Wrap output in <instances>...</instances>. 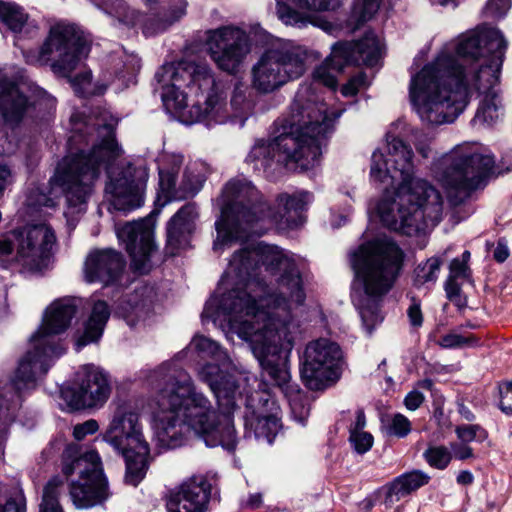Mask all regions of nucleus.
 I'll return each instance as SVG.
<instances>
[{
    "label": "nucleus",
    "mask_w": 512,
    "mask_h": 512,
    "mask_svg": "<svg viewBox=\"0 0 512 512\" xmlns=\"http://www.w3.org/2000/svg\"><path fill=\"white\" fill-rule=\"evenodd\" d=\"M62 472L66 477L78 475L70 484V497L77 508H90L108 498V481L97 451L81 452L78 445H68L62 455Z\"/></svg>",
    "instance_id": "17"
},
{
    "label": "nucleus",
    "mask_w": 512,
    "mask_h": 512,
    "mask_svg": "<svg viewBox=\"0 0 512 512\" xmlns=\"http://www.w3.org/2000/svg\"><path fill=\"white\" fill-rule=\"evenodd\" d=\"M198 210L195 203L182 206L167 223L166 248L171 255L178 254L190 246Z\"/></svg>",
    "instance_id": "27"
},
{
    "label": "nucleus",
    "mask_w": 512,
    "mask_h": 512,
    "mask_svg": "<svg viewBox=\"0 0 512 512\" xmlns=\"http://www.w3.org/2000/svg\"><path fill=\"white\" fill-rule=\"evenodd\" d=\"M125 261L122 255L113 249L94 250L86 258L84 273L88 282L109 284L122 272Z\"/></svg>",
    "instance_id": "26"
},
{
    "label": "nucleus",
    "mask_w": 512,
    "mask_h": 512,
    "mask_svg": "<svg viewBox=\"0 0 512 512\" xmlns=\"http://www.w3.org/2000/svg\"><path fill=\"white\" fill-rule=\"evenodd\" d=\"M499 117L498 104L495 96L487 95L477 109L473 121L475 123L492 124Z\"/></svg>",
    "instance_id": "37"
},
{
    "label": "nucleus",
    "mask_w": 512,
    "mask_h": 512,
    "mask_svg": "<svg viewBox=\"0 0 512 512\" xmlns=\"http://www.w3.org/2000/svg\"><path fill=\"white\" fill-rule=\"evenodd\" d=\"M418 386L425 390H431L433 387V381L431 379H423L418 382Z\"/></svg>",
    "instance_id": "63"
},
{
    "label": "nucleus",
    "mask_w": 512,
    "mask_h": 512,
    "mask_svg": "<svg viewBox=\"0 0 512 512\" xmlns=\"http://www.w3.org/2000/svg\"><path fill=\"white\" fill-rule=\"evenodd\" d=\"M332 126L327 105L317 101L308 88H302L282 120V132L270 141H257L246 161L253 164L254 171H265L273 162L294 163L303 171L314 168L320 163L323 140Z\"/></svg>",
    "instance_id": "6"
},
{
    "label": "nucleus",
    "mask_w": 512,
    "mask_h": 512,
    "mask_svg": "<svg viewBox=\"0 0 512 512\" xmlns=\"http://www.w3.org/2000/svg\"><path fill=\"white\" fill-rule=\"evenodd\" d=\"M56 247V232L50 224L16 227L0 237V267L17 265L26 272H42L50 266Z\"/></svg>",
    "instance_id": "13"
},
{
    "label": "nucleus",
    "mask_w": 512,
    "mask_h": 512,
    "mask_svg": "<svg viewBox=\"0 0 512 512\" xmlns=\"http://www.w3.org/2000/svg\"><path fill=\"white\" fill-rule=\"evenodd\" d=\"M416 151L424 158L427 159L432 153V147L429 141H418L416 143Z\"/></svg>",
    "instance_id": "58"
},
{
    "label": "nucleus",
    "mask_w": 512,
    "mask_h": 512,
    "mask_svg": "<svg viewBox=\"0 0 512 512\" xmlns=\"http://www.w3.org/2000/svg\"><path fill=\"white\" fill-rule=\"evenodd\" d=\"M441 267V260L431 257L420 263L414 271V284L421 286L427 283H435Z\"/></svg>",
    "instance_id": "35"
},
{
    "label": "nucleus",
    "mask_w": 512,
    "mask_h": 512,
    "mask_svg": "<svg viewBox=\"0 0 512 512\" xmlns=\"http://www.w3.org/2000/svg\"><path fill=\"white\" fill-rule=\"evenodd\" d=\"M64 492V484L59 477H53L44 487L39 512H63L59 496Z\"/></svg>",
    "instance_id": "34"
},
{
    "label": "nucleus",
    "mask_w": 512,
    "mask_h": 512,
    "mask_svg": "<svg viewBox=\"0 0 512 512\" xmlns=\"http://www.w3.org/2000/svg\"><path fill=\"white\" fill-rule=\"evenodd\" d=\"M209 485L203 477H193L171 493L168 512H205L209 500Z\"/></svg>",
    "instance_id": "25"
},
{
    "label": "nucleus",
    "mask_w": 512,
    "mask_h": 512,
    "mask_svg": "<svg viewBox=\"0 0 512 512\" xmlns=\"http://www.w3.org/2000/svg\"><path fill=\"white\" fill-rule=\"evenodd\" d=\"M423 401V394L417 390H413L406 395L404 405L408 410L415 411L422 405Z\"/></svg>",
    "instance_id": "51"
},
{
    "label": "nucleus",
    "mask_w": 512,
    "mask_h": 512,
    "mask_svg": "<svg viewBox=\"0 0 512 512\" xmlns=\"http://www.w3.org/2000/svg\"><path fill=\"white\" fill-rule=\"evenodd\" d=\"M77 383L61 391L62 398L72 409L102 406L110 395L107 376L98 367L87 364L76 374Z\"/></svg>",
    "instance_id": "23"
},
{
    "label": "nucleus",
    "mask_w": 512,
    "mask_h": 512,
    "mask_svg": "<svg viewBox=\"0 0 512 512\" xmlns=\"http://www.w3.org/2000/svg\"><path fill=\"white\" fill-rule=\"evenodd\" d=\"M385 428L388 435L404 438L411 432L412 424L406 416L397 413L387 420Z\"/></svg>",
    "instance_id": "39"
},
{
    "label": "nucleus",
    "mask_w": 512,
    "mask_h": 512,
    "mask_svg": "<svg viewBox=\"0 0 512 512\" xmlns=\"http://www.w3.org/2000/svg\"><path fill=\"white\" fill-rule=\"evenodd\" d=\"M28 15L23 8L12 2L0 0V20L14 33L22 30Z\"/></svg>",
    "instance_id": "33"
},
{
    "label": "nucleus",
    "mask_w": 512,
    "mask_h": 512,
    "mask_svg": "<svg viewBox=\"0 0 512 512\" xmlns=\"http://www.w3.org/2000/svg\"><path fill=\"white\" fill-rule=\"evenodd\" d=\"M476 342L477 340L473 336L465 337L459 334L450 333L441 338L440 346L443 348H457L472 345Z\"/></svg>",
    "instance_id": "45"
},
{
    "label": "nucleus",
    "mask_w": 512,
    "mask_h": 512,
    "mask_svg": "<svg viewBox=\"0 0 512 512\" xmlns=\"http://www.w3.org/2000/svg\"><path fill=\"white\" fill-rule=\"evenodd\" d=\"M246 86L240 82L235 84L231 98V108L235 116H243L250 109V103L246 100Z\"/></svg>",
    "instance_id": "42"
},
{
    "label": "nucleus",
    "mask_w": 512,
    "mask_h": 512,
    "mask_svg": "<svg viewBox=\"0 0 512 512\" xmlns=\"http://www.w3.org/2000/svg\"><path fill=\"white\" fill-rule=\"evenodd\" d=\"M354 84H357L359 88L364 87L366 85V75L364 73H359L350 79Z\"/></svg>",
    "instance_id": "62"
},
{
    "label": "nucleus",
    "mask_w": 512,
    "mask_h": 512,
    "mask_svg": "<svg viewBox=\"0 0 512 512\" xmlns=\"http://www.w3.org/2000/svg\"><path fill=\"white\" fill-rule=\"evenodd\" d=\"M509 255H510V251H509L506 241L504 239L498 240L497 245L493 251L494 259L497 262L502 263L509 257Z\"/></svg>",
    "instance_id": "55"
},
{
    "label": "nucleus",
    "mask_w": 512,
    "mask_h": 512,
    "mask_svg": "<svg viewBox=\"0 0 512 512\" xmlns=\"http://www.w3.org/2000/svg\"><path fill=\"white\" fill-rule=\"evenodd\" d=\"M206 46L218 68L228 73H235L250 52L247 34L234 27L208 31Z\"/></svg>",
    "instance_id": "22"
},
{
    "label": "nucleus",
    "mask_w": 512,
    "mask_h": 512,
    "mask_svg": "<svg viewBox=\"0 0 512 512\" xmlns=\"http://www.w3.org/2000/svg\"><path fill=\"white\" fill-rule=\"evenodd\" d=\"M366 425V417L362 410L356 412L355 422L350 426V434L364 431Z\"/></svg>",
    "instance_id": "57"
},
{
    "label": "nucleus",
    "mask_w": 512,
    "mask_h": 512,
    "mask_svg": "<svg viewBox=\"0 0 512 512\" xmlns=\"http://www.w3.org/2000/svg\"><path fill=\"white\" fill-rule=\"evenodd\" d=\"M281 331L282 333L270 338L254 334L253 341L249 343L262 369L287 397L293 418L304 425L309 417L310 407L305 403L298 385L291 382L288 365V356L294 346L295 333H289L288 328L285 327Z\"/></svg>",
    "instance_id": "14"
},
{
    "label": "nucleus",
    "mask_w": 512,
    "mask_h": 512,
    "mask_svg": "<svg viewBox=\"0 0 512 512\" xmlns=\"http://www.w3.org/2000/svg\"><path fill=\"white\" fill-rule=\"evenodd\" d=\"M308 191L287 193L277 197L278 210L274 211L260 191L246 178L230 180L219 198L221 217L216 221L217 238L213 249L243 241L251 235H262L273 224L294 227L299 225L301 213L312 203Z\"/></svg>",
    "instance_id": "7"
},
{
    "label": "nucleus",
    "mask_w": 512,
    "mask_h": 512,
    "mask_svg": "<svg viewBox=\"0 0 512 512\" xmlns=\"http://www.w3.org/2000/svg\"><path fill=\"white\" fill-rule=\"evenodd\" d=\"M42 101L50 106L55 102L35 83L23 79L12 81L0 70V115L7 125H19Z\"/></svg>",
    "instance_id": "20"
},
{
    "label": "nucleus",
    "mask_w": 512,
    "mask_h": 512,
    "mask_svg": "<svg viewBox=\"0 0 512 512\" xmlns=\"http://www.w3.org/2000/svg\"><path fill=\"white\" fill-rule=\"evenodd\" d=\"M301 258L275 245L253 243L235 252L217 294L205 304L202 319L226 322L228 333L251 342L288 328L295 333L293 311L306 299Z\"/></svg>",
    "instance_id": "1"
},
{
    "label": "nucleus",
    "mask_w": 512,
    "mask_h": 512,
    "mask_svg": "<svg viewBox=\"0 0 512 512\" xmlns=\"http://www.w3.org/2000/svg\"><path fill=\"white\" fill-rule=\"evenodd\" d=\"M342 351L327 339L310 341L301 360V378L310 390H322L336 382L341 375Z\"/></svg>",
    "instance_id": "19"
},
{
    "label": "nucleus",
    "mask_w": 512,
    "mask_h": 512,
    "mask_svg": "<svg viewBox=\"0 0 512 512\" xmlns=\"http://www.w3.org/2000/svg\"><path fill=\"white\" fill-rule=\"evenodd\" d=\"M408 318L412 326L419 327L422 325L423 316L420 308V303L413 300L412 304L407 310Z\"/></svg>",
    "instance_id": "52"
},
{
    "label": "nucleus",
    "mask_w": 512,
    "mask_h": 512,
    "mask_svg": "<svg viewBox=\"0 0 512 512\" xmlns=\"http://www.w3.org/2000/svg\"><path fill=\"white\" fill-rule=\"evenodd\" d=\"M294 6L301 10L310 12L335 10L342 0H289Z\"/></svg>",
    "instance_id": "41"
},
{
    "label": "nucleus",
    "mask_w": 512,
    "mask_h": 512,
    "mask_svg": "<svg viewBox=\"0 0 512 512\" xmlns=\"http://www.w3.org/2000/svg\"><path fill=\"white\" fill-rule=\"evenodd\" d=\"M508 42L502 32L482 27L443 45L433 61L411 76L409 99L421 122L453 123L477 92L498 79Z\"/></svg>",
    "instance_id": "4"
},
{
    "label": "nucleus",
    "mask_w": 512,
    "mask_h": 512,
    "mask_svg": "<svg viewBox=\"0 0 512 512\" xmlns=\"http://www.w3.org/2000/svg\"><path fill=\"white\" fill-rule=\"evenodd\" d=\"M359 89L360 88L357 86V84H354L352 81L349 80L348 83L342 87L341 91L344 96L349 97L356 95Z\"/></svg>",
    "instance_id": "60"
},
{
    "label": "nucleus",
    "mask_w": 512,
    "mask_h": 512,
    "mask_svg": "<svg viewBox=\"0 0 512 512\" xmlns=\"http://www.w3.org/2000/svg\"><path fill=\"white\" fill-rule=\"evenodd\" d=\"M99 429V425L96 420L90 419L84 423L78 424L73 429V436L77 440L84 439L87 435L94 434Z\"/></svg>",
    "instance_id": "48"
},
{
    "label": "nucleus",
    "mask_w": 512,
    "mask_h": 512,
    "mask_svg": "<svg viewBox=\"0 0 512 512\" xmlns=\"http://www.w3.org/2000/svg\"><path fill=\"white\" fill-rule=\"evenodd\" d=\"M186 14V3L180 0L168 10L150 14L144 21L142 31L147 37L166 31L174 22Z\"/></svg>",
    "instance_id": "31"
},
{
    "label": "nucleus",
    "mask_w": 512,
    "mask_h": 512,
    "mask_svg": "<svg viewBox=\"0 0 512 512\" xmlns=\"http://www.w3.org/2000/svg\"><path fill=\"white\" fill-rule=\"evenodd\" d=\"M103 440L125 458V481L137 486L146 474L150 450L136 403L125 402L116 407Z\"/></svg>",
    "instance_id": "16"
},
{
    "label": "nucleus",
    "mask_w": 512,
    "mask_h": 512,
    "mask_svg": "<svg viewBox=\"0 0 512 512\" xmlns=\"http://www.w3.org/2000/svg\"><path fill=\"white\" fill-rule=\"evenodd\" d=\"M183 163V157L175 154H165L159 160V189L156 202L160 206L174 200L186 199L195 195L201 188L203 179L195 174V169L187 167L182 180L178 182L177 175Z\"/></svg>",
    "instance_id": "21"
},
{
    "label": "nucleus",
    "mask_w": 512,
    "mask_h": 512,
    "mask_svg": "<svg viewBox=\"0 0 512 512\" xmlns=\"http://www.w3.org/2000/svg\"><path fill=\"white\" fill-rule=\"evenodd\" d=\"M449 269L450 277L465 278L468 276V265L464 261H460L459 258H455L451 261Z\"/></svg>",
    "instance_id": "50"
},
{
    "label": "nucleus",
    "mask_w": 512,
    "mask_h": 512,
    "mask_svg": "<svg viewBox=\"0 0 512 512\" xmlns=\"http://www.w3.org/2000/svg\"><path fill=\"white\" fill-rule=\"evenodd\" d=\"M494 156L476 144L457 145L432 164V175L451 196L463 201L485 184L492 173Z\"/></svg>",
    "instance_id": "12"
},
{
    "label": "nucleus",
    "mask_w": 512,
    "mask_h": 512,
    "mask_svg": "<svg viewBox=\"0 0 512 512\" xmlns=\"http://www.w3.org/2000/svg\"><path fill=\"white\" fill-rule=\"evenodd\" d=\"M118 239L125 244L132 268L143 274L150 269V257L155 249L154 226L150 218L127 222L116 228Z\"/></svg>",
    "instance_id": "24"
},
{
    "label": "nucleus",
    "mask_w": 512,
    "mask_h": 512,
    "mask_svg": "<svg viewBox=\"0 0 512 512\" xmlns=\"http://www.w3.org/2000/svg\"><path fill=\"white\" fill-rule=\"evenodd\" d=\"M109 317L110 309L107 303L102 300L96 301L85 323L84 332L76 341L77 351H80L90 343L97 342L101 338Z\"/></svg>",
    "instance_id": "30"
},
{
    "label": "nucleus",
    "mask_w": 512,
    "mask_h": 512,
    "mask_svg": "<svg viewBox=\"0 0 512 512\" xmlns=\"http://www.w3.org/2000/svg\"><path fill=\"white\" fill-rule=\"evenodd\" d=\"M14 176L12 170L6 165H0V196L13 183Z\"/></svg>",
    "instance_id": "53"
},
{
    "label": "nucleus",
    "mask_w": 512,
    "mask_h": 512,
    "mask_svg": "<svg viewBox=\"0 0 512 512\" xmlns=\"http://www.w3.org/2000/svg\"><path fill=\"white\" fill-rule=\"evenodd\" d=\"M308 49L290 39L277 38L263 50L251 68V86L259 94L273 93L302 77Z\"/></svg>",
    "instance_id": "15"
},
{
    "label": "nucleus",
    "mask_w": 512,
    "mask_h": 512,
    "mask_svg": "<svg viewBox=\"0 0 512 512\" xmlns=\"http://www.w3.org/2000/svg\"><path fill=\"white\" fill-rule=\"evenodd\" d=\"M387 154L373 152L370 178L385 185L378 204L384 226L407 236L435 227L442 219L443 198L426 180L413 177V151L403 140L387 138Z\"/></svg>",
    "instance_id": "5"
},
{
    "label": "nucleus",
    "mask_w": 512,
    "mask_h": 512,
    "mask_svg": "<svg viewBox=\"0 0 512 512\" xmlns=\"http://www.w3.org/2000/svg\"><path fill=\"white\" fill-rule=\"evenodd\" d=\"M262 504V495L260 493L251 494L247 500V506L258 508Z\"/></svg>",
    "instance_id": "61"
},
{
    "label": "nucleus",
    "mask_w": 512,
    "mask_h": 512,
    "mask_svg": "<svg viewBox=\"0 0 512 512\" xmlns=\"http://www.w3.org/2000/svg\"><path fill=\"white\" fill-rule=\"evenodd\" d=\"M167 109L192 124H223L231 118L224 85L206 64L189 61L164 64L155 74Z\"/></svg>",
    "instance_id": "9"
},
{
    "label": "nucleus",
    "mask_w": 512,
    "mask_h": 512,
    "mask_svg": "<svg viewBox=\"0 0 512 512\" xmlns=\"http://www.w3.org/2000/svg\"><path fill=\"white\" fill-rule=\"evenodd\" d=\"M77 311L76 300L64 297L53 301L45 310L42 324L31 337L29 349L19 359L9 382L0 391V463L4 459V442L9 423L21 406L24 393L33 390L55 359L65 353L56 338L70 326Z\"/></svg>",
    "instance_id": "8"
},
{
    "label": "nucleus",
    "mask_w": 512,
    "mask_h": 512,
    "mask_svg": "<svg viewBox=\"0 0 512 512\" xmlns=\"http://www.w3.org/2000/svg\"><path fill=\"white\" fill-rule=\"evenodd\" d=\"M89 51V44L80 29L73 24L57 23L51 27L40 49L28 51L24 56L28 64L50 65L55 74L69 77L75 93L83 95L90 85L91 73L83 72L73 78L71 74Z\"/></svg>",
    "instance_id": "11"
},
{
    "label": "nucleus",
    "mask_w": 512,
    "mask_h": 512,
    "mask_svg": "<svg viewBox=\"0 0 512 512\" xmlns=\"http://www.w3.org/2000/svg\"><path fill=\"white\" fill-rule=\"evenodd\" d=\"M276 13L278 18L285 24L296 27H304L307 24V18L301 13L291 8L283 1H277Z\"/></svg>",
    "instance_id": "38"
},
{
    "label": "nucleus",
    "mask_w": 512,
    "mask_h": 512,
    "mask_svg": "<svg viewBox=\"0 0 512 512\" xmlns=\"http://www.w3.org/2000/svg\"><path fill=\"white\" fill-rule=\"evenodd\" d=\"M25 501L22 495L10 498L5 504L0 503V512H25Z\"/></svg>",
    "instance_id": "49"
},
{
    "label": "nucleus",
    "mask_w": 512,
    "mask_h": 512,
    "mask_svg": "<svg viewBox=\"0 0 512 512\" xmlns=\"http://www.w3.org/2000/svg\"><path fill=\"white\" fill-rule=\"evenodd\" d=\"M189 349L211 357L217 363H207L198 370V377L214 393L218 414L209 399L195 390L190 375L178 364V359L162 363L149 376L156 390L152 415L156 436L161 446L174 449L184 445L194 434L208 447L236 448L237 437L232 414L243 397V378L234 373L233 364L220 345L205 336H195Z\"/></svg>",
    "instance_id": "2"
},
{
    "label": "nucleus",
    "mask_w": 512,
    "mask_h": 512,
    "mask_svg": "<svg viewBox=\"0 0 512 512\" xmlns=\"http://www.w3.org/2000/svg\"><path fill=\"white\" fill-rule=\"evenodd\" d=\"M455 432L463 443L481 442L487 437V432L479 425H461L456 428Z\"/></svg>",
    "instance_id": "43"
},
{
    "label": "nucleus",
    "mask_w": 512,
    "mask_h": 512,
    "mask_svg": "<svg viewBox=\"0 0 512 512\" xmlns=\"http://www.w3.org/2000/svg\"><path fill=\"white\" fill-rule=\"evenodd\" d=\"M423 458L427 464L435 469H446L452 458V451L444 445H430L423 453Z\"/></svg>",
    "instance_id": "36"
},
{
    "label": "nucleus",
    "mask_w": 512,
    "mask_h": 512,
    "mask_svg": "<svg viewBox=\"0 0 512 512\" xmlns=\"http://www.w3.org/2000/svg\"><path fill=\"white\" fill-rule=\"evenodd\" d=\"M429 480L430 476L421 470H413L396 477L383 487L385 507L392 508L402 498L426 485Z\"/></svg>",
    "instance_id": "29"
},
{
    "label": "nucleus",
    "mask_w": 512,
    "mask_h": 512,
    "mask_svg": "<svg viewBox=\"0 0 512 512\" xmlns=\"http://www.w3.org/2000/svg\"><path fill=\"white\" fill-rule=\"evenodd\" d=\"M349 440L353 445L355 451L359 454H364L372 448L373 436L365 431L351 433Z\"/></svg>",
    "instance_id": "44"
},
{
    "label": "nucleus",
    "mask_w": 512,
    "mask_h": 512,
    "mask_svg": "<svg viewBox=\"0 0 512 512\" xmlns=\"http://www.w3.org/2000/svg\"><path fill=\"white\" fill-rule=\"evenodd\" d=\"M381 0H358L353 7L352 17L358 24L370 20L378 11Z\"/></svg>",
    "instance_id": "40"
},
{
    "label": "nucleus",
    "mask_w": 512,
    "mask_h": 512,
    "mask_svg": "<svg viewBox=\"0 0 512 512\" xmlns=\"http://www.w3.org/2000/svg\"><path fill=\"white\" fill-rule=\"evenodd\" d=\"M382 57V45L373 34L355 42H340L333 46L330 57L317 67L314 79L329 88L337 85L336 75L349 64L375 66Z\"/></svg>",
    "instance_id": "18"
},
{
    "label": "nucleus",
    "mask_w": 512,
    "mask_h": 512,
    "mask_svg": "<svg viewBox=\"0 0 512 512\" xmlns=\"http://www.w3.org/2000/svg\"><path fill=\"white\" fill-rule=\"evenodd\" d=\"M245 426L247 429L252 430L257 439H264L269 444L280 430V419L276 414L261 415L254 411L250 416L245 417Z\"/></svg>",
    "instance_id": "32"
},
{
    "label": "nucleus",
    "mask_w": 512,
    "mask_h": 512,
    "mask_svg": "<svg viewBox=\"0 0 512 512\" xmlns=\"http://www.w3.org/2000/svg\"><path fill=\"white\" fill-rule=\"evenodd\" d=\"M14 150H15L14 146L9 142L7 148L2 147L0 149V154L9 155V154H12L14 152Z\"/></svg>",
    "instance_id": "64"
},
{
    "label": "nucleus",
    "mask_w": 512,
    "mask_h": 512,
    "mask_svg": "<svg viewBox=\"0 0 512 512\" xmlns=\"http://www.w3.org/2000/svg\"><path fill=\"white\" fill-rule=\"evenodd\" d=\"M457 278L448 277L445 282V291L450 300H453L460 293V287L456 282Z\"/></svg>",
    "instance_id": "56"
},
{
    "label": "nucleus",
    "mask_w": 512,
    "mask_h": 512,
    "mask_svg": "<svg viewBox=\"0 0 512 512\" xmlns=\"http://www.w3.org/2000/svg\"><path fill=\"white\" fill-rule=\"evenodd\" d=\"M500 409L507 415H512V379L499 385Z\"/></svg>",
    "instance_id": "47"
},
{
    "label": "nucleus",
    "mask_w": 512,
    "mask_h": 512,
    "mask_svg": "<svg viewBox=\"0 0 512 512\" xmlns=\"http://www.w3.org/2000/svg\"><path fill=\"white\" fill-rule=\"evenodd\" d=\"M451 449L454 453V456L459 460H466V459L472 458L474 456L473 449L470 446H468L466 443L451 444Z\"/></svg>",
    "instance_id": "54"
},
{
    "label": "nucleus",
    "mask_w": 512,
    "mask_h": 512,
    "mask_svg": "<svg viewBox=\"0 0 512 512\" xmlns=\"http://www.w3.org/2000/svg\"><path fill=\"white\" fill-rule=\"evenodd\" d=\"M403 260V251L387 238L365 242L350 254L355 272L351 298L368 334L383 320L380 299L392 288Z\"/></svg>",
    "instance_id": "10"
},
{
    "label": "nucleus",
    "mask_w": 512,
    "mask_h": 512,
    "mask_svg": "<svg viewBox=\"0 0 512 512\" xmlns=\"http://www.w3.org/2000/svg\"><path fill=\"white\" fill-rule=\"evenodd\" d=\"M511 0H489L486 4V13L496 19L505 17L511 9Z\"/></svg>",
    "instance_id": "46"
},
{
    "label": "nucleus",
    "mask_w": 512,
    "mask_h": 512,
    "mask_svg": "<svg viewBox=\"0 0 512 512\" xmlns=\"http://www.w3.org/2000/svg\"><path fill=\"white\" fill-rule=\"evenodd\" d=\"M117 122L105 109L97 108L89 116L74 113L71 116L69 146L76 152H70L58 164L49 181V194L40 187L29 190L27 206L35 210L55 207L54 190L58 188L66 198L65 214L68 216L82 213L95 181L106 171L108 182L105 192L111 206L124 212L141 207L144 203L148 170L143 165L136 166L131 163L114 166L121 155L114 133Z\"/></svg>",
    "instance_id": "3"
},
{
    "label": "nucleus",
    "mask_w": 512,
    "mask_h": 512,
    "mask_svg": "<svg viewBox=\"0 0 512 512\" xmlns=\"http://www.w3.org/2000/svg\"><path fill=\"white\" fill-rule=\"evenodd\" d=\"M457 483L460 485H470L474 481L473 474L468 470L460 471V473L457 475Z\"/></svg>",
    "instance_id": "59"
},
{
    "label": "nucleus",
    "mask_w": 512,
    "mask_h": 512,
    "mask_svg": "<svg viewBox=\"0 0 512 512\" xmlns=\"http://www.w3.org/2000/svg\"><path fill=\"white\" fill-rule=\"evenodd\" d=\"M155 296L153 286L144 283L139 284L119 304L115 313L124 318L130 327H135L139 322L145 321L151 314Z\"/></svg>",
    "instance_id": "28"
}]
</instances>
